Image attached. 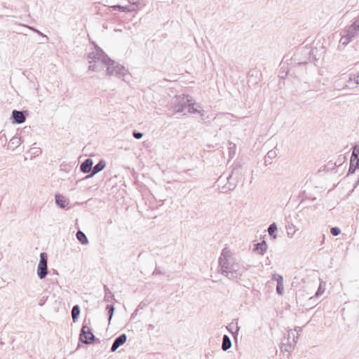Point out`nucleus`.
I'll return each mask as SVG.
<instances>
[{
  "label": "nucleus",
  "instance_id": "f257e3e1",
  "mask_svg": "<svg viewBox=\"0 0 359 359\" xmlns=\"http://www.w3.org/2000/svg\"><path fill=\"white\" fill-rule=\"evenodd\" d=\"M91 71H101L106 68L107 75L124 79L129 74L128 70L122 65L110 59L94 42L91 41Z\"/></svg>",
  "mask_w": 359,
  "mask_h": 359
},
{
  "label": "nucleus",
  "instance_id": "f03ea898",
  "mask_svg": "<svg viewBox=\"0 0 359 359\" xmlns=\"http://www.w3.org/2000/svg\"><path fill=\"white\" fill-rule=\"evenodd\" d=\"M219 271L230 280L241 278L247 271L241 259L229 248H224L219 257Z\"/></svg>",
  "mask_w": 359,
  "mask_h": 359
},
{
  "label": "nucleus",
  "instance_id": "7ed1b4c3",
  "mask_svg": "<svg viewBox=\"0 0 359 359\" xmlns=\"http://www.w3.org/2000/svg\"><path fill=\"white\" fill-rule=\"evenodd\" d=\"M242 171L241 165H237L233 167L231 174L226 177L227 183L221 188L222 192L225 193L235 189L238 180L241 179Z\"/></svg>",
  "mask_w": 359,
  "mask_h": 359
},
{
  "label": "nucleus",
  "instance_id": "20e7f679",
  "mask_svg": "<svg viewBox=\"0 0 359 359\" xmlns=\"http://www.w3.org/2000/svg\"><path fill=\"white\" fill-rule=\"evenodd\" d=\"M189 102V96L184 95H176L172 100L171 108L173 109L175 113H182Z\"/></svg>",
  "mask_w": 359,
  "mask_h": 359
},
{
  "label": "nucleus",
  "instance_id": "39448f33",
  "mask_svg": "<svg viewBox=\"0 0 359 359\" xmlns=\"http://www.w3.org/2000/svg\"><path fill=\"white\" fill-rule=\"evenodd\" d=\"M297 337L294 336V331L290 330L288 332V338L286 339V342H283L280 346L281 351L283 353H290L292 352L294 346L297 343Z\"/></svg>",
  "mask_w": 359,
  "mask_h": 359
},
{
  "label": "nucleus",
  "instance_id": "423d86ee",
  "mask_svg": "<svg viewBox=\"0 0 359 359\" xmlns=\"http://www.w3.org/2000/svg\"><path fill=\"white\" fill-rule=\"evenodd\" d=\"M48 256L46 252L40 253V260L37 266V276L40 279H43L48 274Z\"/></svg>",
  "mask_w": 359,
  "mask_h": 359
},
{
  "label": "nucleus",
  "instance_id": "0eeeda50",
  "mask_svg": "<svg viewBox=\"0 0 359 359\" xmlns=\"http://www.w3.org/2000/svg\"><path fill=\"white\" fill-rule=\"evenodd\" d=\"M81 344H90V327L88 324H83L82 326L76 349L81 348Z\"/></svg>",
  "mask_w": 359,
  "mask_h": 359
},
{
  "label": "nucleus",
  "instance_id": "6e6552de",
  "mask_svg": "<svg viewBox=\"0 0 359 359\" xmlns=\"http://www.w3.org/2000/svg\"><path fill=\"white\" fill-rule=\"evenodd\" d=\"M29 115L27 111H18L14 109L12 111L11 121L14 124H21L25 121L26 116Z\"/></svg>",
  "mask_w": 359,
  "mask_h": 359
},
{
  "label": "nucleus",
  "instance_id": "1a4fd4ad",
  "mask_svg": "<svg viewBox=\"0 0 359 359\" xmlns=\"http://www.w3.org/2000/svg\"><path fill=\"white\" fill-rule=\"evenodd\" d=\"M127 339V337L125 334H122L116 337L111 346V351L112 352L115 351L119 346L123 345Z\"/></svg>",
  "mask_w": 359,
  "mask_h": 359
},
{
  "label": "nucleus",
  "instance_id": "9d476101",
  "mask_svg": "<svg viewBox=\"0 0 359 359\" xmlns=\"http://www.w3.org/2000/svg\"><path fill=\"white\" fill-rule=\"evenodd\" d=\"M91 166H93V161H91ZM106 166V162L104 160H100V162L93 168L91 167V177L99 172L102 171Z\"/></svg>",
  "mask_w": 359,
  "mask_h": 359
},
{
  "label": "nucleus",
  "instance_id": "9b49d317",
  "mask_svg": "<svg viewBox=\"0 0 359 359\" xmlns=\"http://www.w3.org/2000/svg\"><path fill=\"white\" fill-rule=\"evenodd\" d=\"M55 203L60 208H65L68 205V201L62 195L56 194L55 196Z\"/></svg>",
  "mask_w": 359,
  "mask_h": 359
},
{
  "label": "nucleus",
  "instance_id": "f8f14e48",
  "mask_svg": "<svg viewBox=\"0 0 359 359\" xmlns=\"http://www.w3.org/2000/svg\"><path fill=\"white\" fill-rule=\"evenodd\" d=\"M298 230V228L293 224H289L286 226V233L289 238H293Z\"/></svg>",
  "mask_w": 359,
  "mask_h": 359
},
{
  "label": "nucleus",
  "instance_id": "ddd939ff",
  "mask_svg": "<svg viewBox=\"0 0 359 359\" xmlns=\"http://www.w3.org/2000/svg\"><path fill=\"white\" fill-rule=\"evenodd\" d=\"M21 144V138L20 137L14 136L13 137L8 143V147L11 148L13 150L16 149Z\"/></svg>",
  "mask_w": 359,
  "mask_h": 359
},
{
  "label": "nucleus",
  "instance_id": "4468645a",
  "mask_svg": "<svg viewBox=\"0 0 359 359\" xmlns=\"http://www.w3.org/2000/svg\"><path fill=\"white\" fill-rule=\"evenodd\" d=\"M231 347V341L227 335H224L222 339V348L223 351H227Z\"/></svg>",
  "mask_w": 359,
  "mask_h": 359
},
{
  "label": "nucleus",
  "instance_id": "2eb2a0df",
  "mask_svg": "<svg viewBox=\"0 0 359 359\" xmlns=\"http://www.w3.org/2000/svg\"><path fill=\"white\" fill-rule=\"evenodd\" d=\"M81 310L79 305H74L72 310V317L73 322H76L80 315Z\"/></svg>",
  "mask_w": 359,
  "mask_h": 359
},
{
  "label": "nucleus",
  "instance_id": "dca6fc26",
  "mask_svg": "<svg viewBox=\"0 0 359 359\" xmlns=\"http://www.w3.org/2000/svg\"><path fill=\"white\" fill-rule=\"evenodd\" d=\"M80 170L83 173H90V157L86 158L81 165Z\"/></svg>",
  "mask_w": 359,
  "mask_h": 359
},
{
  "label": "nucleus",
  "instance_id": "f3484780",
  "mask_svg": "<svg viewBox=\"0 0 359 359\" xmlns=\"http://www.w3.org/2000/svg\"><path fill=\"white\" fill-rule=\"evenodd\" d=\"M76 238L82 244H87L88 243V240L86 235L81 230H79L77 231Z\"/></svg>",
  "mask_w": 359,
  "mask_h": 359
},
{
  "label": "nucleus",
  "instance_id": "a211bd4d",
  "mask_svg": "<svg viewBox=\"0 0 359 359\" xmlns=\"http://www.w3.org/2000/svg\"><path fill=\"white\" fill-rule=\"evenodd\" d=\"M267 245L266 242L264 241L256 245V250L259 251V254L264 255L266 252Z\"/></svg>",
  "mask_w": 359,
  "mask_h": 359
},
{
  "label": "nucleus",
  "instance_id": "6ab92c4d",
  "mask_svg": "<svg viewBox=\"0 0 359 359\" xmlns=\"http://www.w3.org/2000/svg\"><path fill=\"white\" fill-rule=\"evenodd\" d=\"M359 154V146L356 145L353 148V151L351 156V159H356V164L355 168H359V156H358V154Z\"/></svg>",
  "mask_w": 359,
  "mask_h": 359
},
{
  "label": "nucleus",
  "instance_id": "aec40b11",
  "mask_svg": "<svg viewBox=\"0 0 359 359\" xmlns=\"http://www.w3.org/2000/svg\"><path fill=\"white\" fill-rule=\"evenodd\" d=\"M348 82L359 84V72H354L349 74Z\"/></svg>",
  "mask_w": 359,
  "mask_h": 359
},
{
  "label": "nucleus",
  "instance_id": "412c9836",
  "mask_svg": "<svg viewBox=\"0 0 359 359\" xmlns=\"http://www.w3.org/2000/svg\"><path fill=\"white\" fill-rule=\"evenodd\" d=\"M276 231H277V226L275 223L271 224L268 228L269 234L271 237H273V238H274V239L277 238V235L275 234Z\"/></svg>",
  "mask_w": 359,
  "mask_h": 359
},
{
  "label": "nucleus",
  "instance_id": "4be33fe9",
  "mask_svg": "<svg viewBox=\"0 0 359 359\" xmlns=\"http://www.w3.org/2000/svg\"><path fill=\"white\" fill-rule=\"evenodd\" d=\"M276 292L281 296L284 294L283 281H282L281 278H279L278 283H277Z\"/></svg>",
  "mask_w": 359,
  "mask_h": 359
},
{
  "label": "nucleus",
  "instance_id": "5701e85b",
  "mask_svg": "<svg viewBox=\"0 0 359 359\" xmlns=\"http://www.w3.org/2000/svg\"><path fill=\"white\" fill-rule=\"evenodd\" d=\"M325 290V283L321 281L320 283L318 289V290H317V292L316 293V296L317 297L321 296L324 293Z\"/></svg>",
  "mask_w": 359,
  "mask_h": 359
},
{
  "label": "nucleus",
  "instance_id": "b1692460",
  "mask_svg": "<svg viewBox=\"0 0 359 359\" xmlns=\"http://www.w3.org/2000/svg\"><path fill=\"white\" fill-rule=\"evenodd\" d=\"M187 107H189L188 112L190 114H195L198 112V109L195 107V104L192 103L191 101L188 102Z\"/></svg>",
  "mask_w": 359,
  "mask_h": 359
},
{
  "label": "nucleus",
  "instance_id": "393cba45",
  "mask_svg": "<svg viewBox=\"0 0 359 359\" xmlns=\"http://www.w3.org/2000/svg\"><path fill=\"white\" fill-rule=\"evenodd\" d=\"M119 11L122 12H135L136 9L130 6H117Z\"/></svg>",
  "mask_w": 359,
  "mask_h": 359
},
{
  "label": "nucleus",
  "instance_id": "a878e982",
  "mask_svg": "<svg viewBox=\"0 0 359 359\" xmlns=\"http://www.w3.org/2000/svg\"><path fill=\"white\" fill-rule=\"evenodd\" d=\"M229 157L233 158L236 154V145L234 144L230 143V147H229Z\"/></svg>",
  "mask_w": 359,
  "mask_h": 359
},
{
  "label": "nucleus",
  "instance_id": "bb28decb",
  "mask_svg": "<svg viewBox=\"0 0 359 359\" xmlns=\"http://www.w3.org/2000/svg\"><path fill=\"white\" fill-rule=\"evenodd\" d=\"M104 290H105L104 299L106 301L109 302V301H110L111 299L113 298L114 295L112 294V293L109 291V290L106 286H104Z\"/></svg>",
  "mask_w": 359,
  "mask_h": 359
},
{
  "label": "nucleus",
  "instance_id": "cd10ccee",
  "mask_svg": "<svg viewBox=\"0 0 359 359\" xmlns=\"http://www.w3.org/2000/svg\"><path fill=\"white\" fill-rule=\"evenodd\" d=\"M106 309L108 311V313H109V321H110L111 318H112V316H113V313H114V307L112 305H107L106 306Z\"/></svg>",
  "mask_w": 359,
  "mask_h": 359
},
{
  "label": "nucleus",
  "instance_id": "c85d7f7f",
  "mask_svg": "<svg viewBox=\"0 0 359 359\" xmlns=\"http://www.w3.org/2000/svg\"><path fill=\"white\" fill-rule=\"evenodd\" d=\"M330 232L333 236H338L341 231L338 227H332L330 230Z\"/></svg>",
  "mask_w": 359,
  "mask_h": 359
},
{
  "label": "nucleus",
  "instance_id": "c756f323",
  "mask_svg": "<svg viewBox=\"0 0 359 359\" xmlns=\"http://www.w3.org/2000/svg\"><path fill=\"white\" fill-rule=\"evenodd\" d=\"M279 278H281L282 281H283V277L280 274L275 273V274H273V276L271 277L272 280H275L277 283H278Z\"/></svg>",
  "mask_w": 359,
  "mask_h": 359
},
{
  "label": "nucleus",
  "instance_id": "7c9ffc66",
  "mask_svg": "<svg viewBox=\"0 0 359 359\" xmlns=\"http://www.w3.org/2000/svg\"><path fill=\"white\" fill-rule=\"evenodd\" d=\"M354 159H351V165L350 168L348 169V174L353 173L357 168H355V165L354 168L353 167Z\"/></svg>",
  "mask_w": 359,
  "mask_h": 359
},
{
  "label": "nucleus",
  "instance_id": "2f4dec72",
  "mask_svg": "<svg viewBox=\"0 0 359 359\" xmlns=\"http://www.w3.org/2000/svg\"><path fill=\"white\" fill-rule=\"evenodd\" d=\"M133 135L136 139H141L143 137V134L140 132L134 131Z\"/></svg>",
  "mask_w": 359,
  "mask_h": 359
},
{
  "label": "nucleus",
  "instance_id": "473e14b6",
  "mask_svg": "<svg viewBox=\"0 0 359 359\" xmlns=\"http://www.w3.org/2000/svg\"><path fill=\"white\" fill-rule=\"evenodd\" d=\"M220 116L224 117L226 120H229V119H230V117L233 116V115L231 114H222Z\"/></svg>",
  "mask_w": 359,
  "mask_h": 359
},
{
  "label": "nucleus",
  "instance_id": "72a5a7b5",
  "mask_svg": "<svg viewBox=\"0 0 359 359\" xmlns=\"http://www.w3.org/2000/svg\"><path fill=\"white\" fill-rule=\"evenodd\" d=\"M275 154H275V151H269V152H268V154H267V155H268V156H269V158H272V157H273Z\"/></svg>",
  "mask_w": 359,
  "mask_h": 359
},
{
  "label": "nucleus",
  "instance_id": "f704fd0d",
  "mask_svg": "<svg viewBox=\"0 0 359 359\" xmlns=\"http://www.w3.org/2000/svg\"><path fill=\"white\" fill-rule=\"evenodd\" d=\"M95 341V337L94 334L91 332V344L93 343Z\"/></svg>",
  "mask_w": 359,
  "mask_h": 359
},
{
  "label": "nucleus",
  "instance_id": "c9c22d12",
  "mask_svg": "<svg viewBox=\"0 0 359 359\" xmlns=\"http://www.w3.org/2000/svg\"><path fill=\"white\" fill-rule=\"evenodd\" d=\"M32 29H33L34 32H35L38 33L39 34L41 35V33L39 30H37V29H36L34 28H33Z\"/></svg>",
  "mask_w": 359,
  "mask_h": 359
},
{
  "label": "nucleus",
  "instance_id": "e433bc0d",
  "mask_svg": "<svg viewBox=\"0 0 359 359\" xmlns=\"http://www.w3.org/2000/svg\"><path fill=\"white\" fill-rule=\"evenodd\" d=\"M89 177H90V174H89V175H86V177H85V178H83V180L88 179V178H89Z\"/></svg>",
  "mask_w": 359,
  "mask_h": 359
},
{
  "label": "nucleus",
  "instance_id": "4c0bfd02",
  "mask_svg": "<svg viewBox=\"0 0 359 359\" xmlns=\"http://www.w3.org/2000/svg\"><path fill=\"white\" fill-rule=\"evenodd\" d=\"M222 180V177L221 176V177L219 178V182H221Z\"/></svg>",
  "mask_w": 359,
  "mask_h": 359
},
{
  "label": "nucleus",
  "instance_id": "58836bf2",
  "mask_svg": "<svg viewBox=\"0 0 359 359\" xmlns=\"http://www.w3.org/2000/svg\"><path fill=\"white\" fill-rule=\"evenodd\" d=\"M86 57H87L88 58H90V53L86 54Z\"/></svg>",
  "mask_w": 359,
  "mask_h": 359
},
{
  "label": "nucleus",
  "instance_id": "ea45409f",
  "mask_svg": "<svg viewBox=\"0 0 359 359\" xmlns=\"http://www.w3.org/2000/svg\"><path fill=\"white\" fill-rule=\"evenodd\" d=\"M133 4L137 5V2H134Z\"/></svg>",
  "mask_w": 359,
  "mask_h": 359
}]
</instances>
